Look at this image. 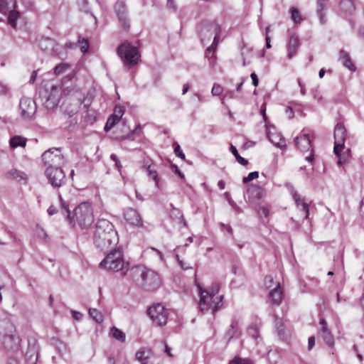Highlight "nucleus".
<instances>
[{
    "mask_svg": "<svg viewBox=\"0 0 364 364\" xmlns=\"http://www.w3.org/2000/svg\"><path fill=\"white\" fill-rule=\"evenodd\" d=\"M124 113V107L122 105H116L114 109V112L111 115L119 121L121 119V118L122 117Z\"/></svg>",
    "mask_w": 364,
    "mask_h": 364,
    "instance_id": "nucleus-43",
    "label": "nucleus"
},
{
    "mask_svg": "<svg viewBox=\"0 0 364 364\" xmlns=\"http://www.w3.org/2000/svg\"><path fill=\"white\" fill-rule=\"evenodd\" d=\"M42 161L47 167H62L65 164L64 156L60 149L51 148L44 151L41 156Z\"/></svg>",
    "mask_w": 364,
    "mask_h": 364,
    "instance_id": "nucleus-8",
    "label": "nucleus"
},
{
    "mask_svg": "<svg viewBox=\"0 0 364 364\" xmlns=\"http://www.w3.org/2000/svg\"><path fill=\"white\" fill-rule=\"evenodd\" d=\"M93 242L100 251L107 252L118 242L117 232L111 222L100 219L96 223Z\"/></svg>",
    "mask_w": 364,
    "mask_h": 364,
    "instance_id": "nucleus-1",
    "label": "nucleus"
},
{
    "mask_svg": "<svg viewBox=\"0 0 364 364\" xmlns=\"http://www.w3.org/2000/svg\"><path fill=\"white\" fill-rule=\"evenodd\" d=\"M174 153L175 154L180 157L181 159H185V154L183 153V151H181V146L178 144H177L176 142L174 143Z\"/></svg>",
    "mask_w": 364,
    "mask_h": 364,
    "instance_id": "nucleus-49",
    "label": "nucleus"
},
{
    "mask_svg": "<svg viewBox=\"0 0 364 364\" xmlns=\"http://www.w3.org/2000/svg\"><path fill=\"white\" fill-rule=\"evenodd\" d=\"M89 314L92 319L98 323H102L104 320L103 314L95 309H90L89 310Z\"/></svg>",
    "mask_w": 364,
    "mask_h": 364,
    "instance_id": "nucleus-38",
    "label": "nucleus"
},
{
    "mask_svg": "<svg viewBox=\"0 0 364 364\" xmlns=\"http://www.w3.org/2000/svg\"><path fill=\"white\" fill-rule=\"evenodd\" d=\"M171 168L181 178H184V174L181 173V171L179 170L178 167L176 164H171Z\"/></svg>",
    "mask_w": 364,
    "mask_h": 364,
    "instance_id": "nucleus-54",
    "label": "nucleus"
},
{
    "mask_svg": "<svg viewBox=\"0 0 364 364\" xmlns=\"http://www.w3.org/2000/svg\"><path fill=\"white\" fill-rule=\"evenodd\" d=\"M339 60L341 62L343 65L351 71L355 70V67L351 61L348 54L343 50H341L339 52Z\"/></svg>",
    "mask_w": 364,
    "mask_h": 364,
    "instance_id": "nucleus-26",
    "label": "nucleus"
},
{
    "mask_svg": "<svg viewBox=\"0 0 364 364\" xmlns=\"http://www.w3.org/2000/svg\"><path fill=\"white\" fill-rule=\"evenodd\" d=\"M310 151V154L305 157V160L308 162L312 163L314 161V149H312Z\"/></svg>",
    "mask_w": 364,
    "mask_h": 364,
    "instance_id": "nucleus-62",
    "label": "nucleus"
},
{
    "mask_svg": "<svg viewBox=\"0 0 364 364\" xmlns=\"http://www.w3.org/2000/svg\"><path fill=\"white\" fill-rule=\"evenodd\" d=\"M300 46V41L298 36L291 34L287 44V58L292 59L296 56Z\"/></svg>",
    "mask_w": 364,
    "mask_h": 364,
    "instance_id": "nucleus-18",
    "label": "nucleus"
},
{
    "mask_svg": "<svg viewBox=\"0 0 364 364\" xmlns=\"http://www.w3.org/2000/svg\"><path fill=\"white\" fill-rule=\"evenodd\" d=\"M19 109L21 117L25 119H30L36 113L37 107L34 100L31 98H22L20 101Z\"/></svg>",
    "mask_w": 364,
    "mask_h": 364,
    "instance_id": "nucleus-13",
    "label": "nucleus"
},
{
    "mask_svg": "<svg viewBox=\"0 0 364 364\" xmlns=\"http://www.w3.org/2000/svg\"><path fill=\"white\" fill-rule=\"evenodd\" d=\"M26 139L21 136H14L10 139V146L13 149L18 146L24 147L26 144Z\"/></svg>",
    "mask_w": 364,
    "mask_h": 364,
    "instance_id": "nucleus-31",
    "label": "nucleus"
},
{
    "mask_svg": "<svg viewBox=\"0 0 364 364\" xmlns=\"http://www.w3.org/2000/svg\"><path fill=\"white\" fill-rule=\"evenodd\" d=\"M213 28L215 31H216V36L213 38V41L211 46H210L205 50V57L211 59L215 57V51L218 44V31H217V27L214 26Z\"/></svg>",
    "mask_w": 364,
    "mask_h": 364,
    "instance_id": "nucleus-29",
    "label": "nucleus"
},
{
    "mask_svg": "<svg viewBox=\"0 0 364 364\" xmlns=\"http://www.w3.org/2000/svg\"><path fill=\"white\" fill-rule=\"evenodd\" d=\"M114 11L123 29L128 31L130 28V23L125 2L121 0L117 1L114 4Z\"/></svg>",
    "mask_w": 364,
    "mask_h": 364,
    "instance_id": "nucleus-12",
    "label": "nucleus"
},
{
    "mask_svg": "<svg viewBox=\"0 0 364 364\" xmlns=\"http://www.w3.org/2000/svg\"><path fill=\"white\" fill-rule=\"evenodd\" d=\"M286 186L290 191L292 198L296 204V206L298 208H300V210L302 211L303 213L304 214V218L307 220L309 215V205L305 202L304 198L301 197V196L297 193V191L294 190L291 184L287 183L286 184Z\"/></svg>",
    "mask_w": 364,
    "mask_h": 364,
    "instance_id": "nucleus-14",
    "label": "nucleus"
},
{
    "mask_svg": "<svg viewBox=\"0 0 364 364\" xmlns=\"http://www.w3.org/2000/svg\"><path fill=\"white\" fill-rule=\"evenodd\" d=\"M250 77H251V78H252V83H253V85H254L255 87H256V86H257L258 82H259L257 75L255 73H252L250 75Z\"/></svg>",
    "mask_w": 364,
    "mask_h": 364,
    "instance_id": "nucleus-59",
    "label": "nucleus"
},
{
    "mask_svg": "<svg viewBox=\"0 0 364 364\" xmlns=\"http://www.w3.org/2000/svg\"><path fill=\"white\" fill-rule=\"evenodd\" d=\"M259 176V173L258 171H253V172H251L248 174L247 176L246 177H244L243 179H242V182L244 183H247L255 178H257Z\"/></svg>",
    "mask_w": 364,
    "mask_h": 364,
    "instance_id": "nucleus-47",
    "label": "nucleus"
},
{
    "mask_svg": "<svg viewBox=\"0 0 364 364\" xmlns=\"http://www.w3.org/2000/svg\"><path fill=\"white\" fill-rule=\"evenodd\" d=\"M315 345V338L314 336H311L308 340V348L311 350Z\"/></svg>",
    "mask_w": 364,
    "mask_h": 364,
    "instance_id": "nucleus-58",
    "label": "nucleus"
},
{
    "mask_svg": "<svg viewBox=\"0 0 364 364\" xmlns=\"http://www.w3.org/2000/svg\"><path fill=\"white\" fill-rule=\"evenodd\" d=\"M275 318V327L278 333V336L284 339L287 336V333L284 327L282 319L279 318L277 316H274Z\"/></svg>",
    "mask_w": 364,
    "mask_h": 364,
    "instance_id": "nucleus-33",
    "label": "nucleus"
},
{
    "mask_svg": "<svg viewBox=\"0 0 364 364\" xmlns=\"http://www.w3.org/2000/svg\"><path fill=\"white\" fill-rule=\"evenodd\" d=\"M92 100L93 96L88 92L87 95L85 97H83L82 99L79 97L77 100V102L79 103V106L82 105L85 109H87L90 106Z\"/></svg>",
    "mask_w": 364,
    "mask_h": 364,
    "instance_id": "nucleus-36",
    "label": "nucleus"
},
{
    "mask_svg": "<svg viewBox=\"0 0 364 364\" xmlns=\"http://www.w3.org/2000/svg\"><path fill=\"white\" fill-rule=\"evenodd\" d=\"M117 53L124 65L129 68L136 65L140 60L141 55L137 48L129 43L125 42L121 44L117 48Z\"/></svg>",
    "mask_w": 364,
    "mask_h": 364,
    "instance_id": "nucleus-6",
    "label": "nucleus"
},
{
    "mask_svg": "<svg viewBox=\"0 0 364 364\" xmlns=\"http://www.w3.org/2000/svg\"><path fill=\"white\" fill-rule=\"evenodd\" d=\"M154 165L150 159L144 160L143 168L146 170L149 177L155 181L156 187L159 188V177L156 169L154 168Z\"/></svg>",
    "mask_w": 364,
    "mask_h": 364,
    "instance_id": "nucleus-23",
    "label": "nucleus"
},
{
    "mask_svg": "<svg viewBox=\"0 0 364 364\" xmlns=\"http://www.w3.org/2000/svg\"><path fill=\"white\" fill-rule=\"evenodd\" d=\"M282 291L279 284H277L276 287L271 290L269 294V297L272 304L277 306L281 304L282 301Z\"/></svg>",
    "mask_w": 364,
    "mask_h": 364,
    "instance_id": "nucleus-25",
    "label": "nucleus"
},
{
    "mask_svg": "<svg viewBox=\"0 0 364 364\" xmlns=\"http://www.w3.org/2000/svg\"><path fill=\"white\" fill-rule=\"evenodd\" d=\"M219 291L218 287L217 286L215 289H213L211 292L203 290L199 287L200 291V301H199V309L202 313L207 312L209 309H213V313H215L223 305V296L215 295Z\"/></svg>",
    "mask_w": 364,
    "mask_h": 364,
    "instance_id": "nucleus-4",
    "label": "nucleus"
},
{
    "mask_svg": "<svg viewBox=\"0 0 364 364\" xmlns=\"http://www.w3.org/2000/svg\"><path fill=\"white\" fill-rule=\"evenodd\" d=\"M229 364H252V363L249 360L242 359L240 358H235Z\"/></svg>",
    "mask_w": 364,
    "mask_h": 364,
    "instance_id": "nucleus-53",
    "label": "nucleus"
},
{
    "mask_svg": "<svg viewBox=\"0 0 364 364\" xmlns=\"http://www.w3.org/2000/svg\"><path fill=\"white\" fill-rule=\"evenodd\" d=\"M70 68V65L68 63H60L55 66L54 73L56 75H60L65 72Z\"/></svg>",
    "mask_w": 364,
    "mask_h": 364,
    "instance_id": "nucleus-42",
    "label": "nucleus"
},
{
    "mask_svg": "<svg viewBox=\"0 0 364 364\" xmlns=\"http://www.w3.org/2000/svg\"><path fill=\"white\" fill-rule=\"evenodd\" d=\"M325 9V4L323 2L318 1L317 2V14L319 16L320 21L322 23L326 22L325 14L323 10Z\"/></svg>",
    "mask_w": 364,
    "mask_h": 364,
    "instance_id": "nucleus-40",
    "label": "nucleus"
},
{
    "mask_svg": "<svg viewBox=\"0 0 364 364\" xmlns=\"http://www.w3.org/2000/svg\"><path fill=\"white\" fill-rule=\"evenodd\" d=\"M285 113H286L288 119H291L294 117V111H293L292 108H291L290 107H287V108L285 109Z\"/></svg>",
    "mask_w": 364,
    "mask_h": 364,
    "instance_id": "nucleus-56",
    "label": "nucleus"
},
{
    "mask_svg": "<svg viewBox=\"0 0 364 364\" xmlns=\"http://www.w3.org/2000/svg\"><path fill=\"white\" fill-rule=\"evenodd\" d=\"M129 277L146 291H154L161 285V279L158 273L141 265L132 267L129 270Z\"/></svg>",
    "mask_w": 364,
    "mask_h": 364,
    "instance_id": "nucleus-2",
    "label": "nucleus"
},
{
    "mask_svg": "<svg viewBox=\"0 0 364 364\" xmlns=\"http://www.w3.org/2000/svg\"><path fill=\"white\" fill-rule=\"evenodd\" d=\"M48 215H53L57 213V209L55 206L50 205L47 210Z\"/></svg>",
    "mask_w": 364,
    "mask_h": 364,
    "instance_id": "nucleus-61",
    "label": "nucleus"
},
{
    "mask_svg": "<svg viewBox=\"0 0 364 364\" xmlns=\"http://www.w3.org/2000/svg\"><path fill=\"white\" fill-rule=\"evenodd\" d=\"M73 318L76 320H79L82 317V314L80 312H77L75 311H73Z\"/></svg>",
    "mask_w": 364,
    "mask_h": 364,
    "instance_id": "nucleus-63",
    "label": "nucleus"
},
{
    "mask_svg": "<svg viewBox=\"0 0 364 364\" xmlns=\"http://www.w3.org/2000/svg\"><path fill=\"white\" fill-rule=\"evenodd\" d=\"M269 141L274 144L277 147L281 149H285L287 147L285 139L282 136L281 133L274 132H269L267 134Z\"/></svg>",
    "mask_w": 364,
    "mask_h": 364,
    "instance_id": "nucleus-21",
    "label": "nucleus"
},
{
    "mask_svg": "<svg viewBox=\"0 0 364 364\" xmlns=\"http://www.w3.org/2000/svg\"><path fill=\"white\" fill-rule=\"evenodd\" d=\"M41 97L45 98L44 106L47 109L55 108L61 97V92H41Z\"/></svg>",
    "mask_w": 364,
    "mask_h": 364,
    "instance_id": "nucleus-16",
    "label": "nucleus"
},
{
    "mask_svg": "<svg viewBox=\"0 0 364 364\" xmlns=\"http://www.w3.org/2000/svg\"><path fill=\"white\" fill-rule=\"evenodd\" d=\"M40 47L42 50H44L50 49L56 55H60V53L58 52V45H57L55 42L50 38L42 39L40 42Z\"/></svg>",
    "mask_w": 364,
    "mask_h": 364,
    "instance_id": "nucleus-24",
    "label": "nucleus"
},
{
    "mask_svg": "<svg viewBox=\"0 0 364 364\" xmlns=\"http://www.w3.org/2000/svg\"><path fill=\"white\" fill-rule=\"evenodd\" d=\"M59 199L60 201V206L62 210H64L67 213L66 218L68 220H70V211L68 208V204L65 200H63L60 195H59Z\"/></svg>",
    "mask_w": 364,
    "mask_h": 364,
    "instance_id": "nucleus-46",
    "label": "nucleus"
},
{
    "mask_svg": "<svg viewBox=\"0 0 364 364\" xmlns=\"http://www.w3.org/2000/svg\"><path fill=\"white\" fill-rule=\"evenodd\" d=\"M119 121L114 118L113 116L110 115L107 119V121L105 125L104 130L105 132H109L111 130L114 126L118 123Z\"/></svg>",
    "mask_w": 364,
    "mask_h": 364,
    "instance_id": "nucleus-41",
    "label": "nucleus"
},
{
    "mask_svg": "<svg viewBox=\"0 0 364 364\" xmlns=\"http://www.w3.org/2000/svg\"><path fill=\"white\" fill-rule=\"evenodd\" d=\"M147 314L156 326H161L167 323V311L161 304L150 306L147 310Z\"/></svg>",
    "mask_w": 364,
    "mask_h": 364,
    "instance_id": "nucleus-9",
    "label": "nucleus"
},
{
    "mask_svg": "<svg viewBox=\"0 0 364 364\" xmlns=\"http://www.w3.org/2000/svg\"><path fill=\"white\" fill-rule=\"evenodd\" d=\"M248 193H250L252 196L260 198L261 193H262V189L257 186H250L248 190Z\"/></svg>",
    "mask_w": 364,
    "mask_h": 364,
    "instance_id": "nucleus-44",
    "label": "nucleus"
},
{
    "mask_svg": "<svg viewBox=\"0 0 364 364\" xmlns=\"http://www.w3.org/2000/svg\"><path fill=\"white\" fill-rule=\"evenodd\" d=\"M291 18L295 23H298L301 21V17L299 14V11L297 9L292 7L291 9Z\"/></svg>",
    "mask_w": 364,
    "mask_h": 364,
    "instance_id": "nucleus-48",
    "label": "nucleus"
},
{
    "mask_svg": "<svg viewBox=\"0 0 364 364\" xmlns=\"http://www.w3.org/2000/svg\"><path fill=\"white\" fill-rule=\"evenodd\" d=\"M217 27V31H218V39L220 36L221 29L220 26L215 23V21H205L201 23L200 30H199V36L200 40L203 43L205 41H209L212 36H214V38L216 36V31L213 27Z\"/></svg>",
    "mask_w": 364,
    "mask_h": 364,
    "instance_id": "nucleus-10",
    "label": "nucleus"
},
{
    "mask_svg": "<svg viewBox=\"0 0 364 364\" xmlns=\"http://www.w3.org/2000/svg\"><path fill=\"white\" fill-rule=\"evenodd\" d=\"M45 175L53 187L59 188L63 186L65 182V174L62 167H47L45 171Z\"/></svg>",
    "mask_w": 364,
    "mask_h": 364,
    "instance_id": "nucleus-11",
    "label": "nucleus"
},
{
    "mask_svg": "<svg viewBox=\"0 0 364 364\" xmlns=\"http://www.w3.org/2000/svg\"><path fill=\"white\" fill-rule=\"evenodd\" d=\"M169 205L171 208L169 213L170 218L173 220H178L179 222L183 220L181 211L179 209L176 208L172 203H170Z\"/></svg>",
    "mask_w": 364,
    "mask_h": 364,
    "instance_id": "nucleus-34",
    "label": "nucleus"
},
{
    "mask_svg": "<svg viewBox=\"0 0 364 364\" xmlns=\"http://www.w3.org/2000/svg\"><path fill=\"white\" fill-rule=\"evenodd\" d=\"M108 252L106 257L100 263V267L107 271L120 272L122 275H125L129 269V263L124 262L122 248H111Z\"/></svg>",
    "mask_w": 364,
    "mask_h": 364,
    "instance_id": "nucleus-3",
    "label": "nucleus"
},
{
    "mask_svg": "<svg viewBox=\"0 0 364 364\" xmlns=\"http://www.w3.org/2000/svg\"><path fill=\"white\" fill-rule=\"evenodd\" d=\"M21 339L15 334L6 335L3 339L5 348L9 350H16L20 346Z\"/></svg>",
    "mask_w": 364,
    "mask_h": 364,
    "instance_id": "nucleus-20",
    "label": "nucleus"
},
{
    "mask_svg": "<svg viewBox=\"0 0 364 364\" xmlns=\"http://www.w3.org/2000/svg\"><path fill=\"white\" fill-rule=\"evenodd\" d=\"M70 223H76L81 228L90 227L94 221L93 210L89 203H82L74 210V217Z\"/></svg>",
    "mask_w": 364,
    "mask_h": 364,
    "instance_id": "nucleus-5",
    "label": "nucleus"
},
{
    "mask_svg": "<svg viewBox=\"0 0 364 364\" xmlns=\"http://www.w3.org/2000/svg\"><path fill=\"white\" fill-rule=\"evenodd\" d=\"M38 70H33L29 80V82L33 84L35 82L37 77Z\"/></svg>",
    "mask_w": 364,
    "mask_h": 364,
    "instance_id": "nucleus-60",
    "label": "nucleus"
},
{
    "mask_svg": "<svg viewBox=\"0 0 364 364\" xmlns=\"http://www.w3.org/2000/svg\"><path fill=\"white\" fill-rule=\"evenodd\" d=\"M240 333L238 323L237 321H232L230 328L225 333V338H228V341L232 339L235 336H237Z\"/></svg>",
    "mask_w": 364,
    "mask_h": 364,
    "instance_id": "nucleus-30",
    "label": "nucleus"
},
{
    "mask_svg": "<svg viewBox=\"0 0 364 364\" xmlns=\"http://www.w3.org/2000/svg\"><path fill=\"white\" fill-rule=\"evenodd\" d=\"M112 337L120 343H124L126 341L125 333L118 328L113 326L110 329Z\"/></svg>",
    "mask_w": 364,
    "mask_h": 364,
    "instance_id": "nucleus-32",
    "label": "nucleus"
},
{
    "mask_svg": "<svg viewBox=\"0 0 364 364\" xmlns=\"http://www.w3.org/2000/svg\"><path fill=\"white\" fill-rule=\"evenodd\" d=\"M347 136L346 129L343 123L338 122L334 128V148L333 151L335 154L339 158L338 164L341 165L345 161L346 158L341 156V151L344 148V143Z\"/></svg>",
    "mask_w": 364,
    "mask_h": 364,
    "instance_id": "nucleus-7",
    "label": "nucleus"
},
{
    "mask_svg": "<svg viewBox=\"0 0 364 364\" xmlns=\"http://www.w3.org/2000/svg\"><path fill=\"white\" fill-rule=\"evenodd\" d=\"M355 0H343L341 1L342 7L349 13H352L355 11Z\"/></svg>",
    "mask_w": 364,
    "mask_h": 364,
    "instance_id": "nucleus-39",
    "label": "nucleus"
},
{
    "mask_svg": "<svg viewBox=\"0 0 364 364\" xmlns=\"http://www.w3.org/2000/svg\"><path fill=\"white\" fill-rule=\"evenodd\" d=\"M176 258H177L178 263L182 269L187 270V269H192L191 265L189 264H186L183 260L180 259L178 255H176Z\"/></svg>",
    "mask_w": 364,
    "mask_h": 364,
    "instance_id": "nucleus-51",
    "label": "nucleus"
},
{
    "mask_svg": "<svg viewBox=\"0 0 364 364\" xmlns=\"http://www.w3.org/2000/svg\"><path fill=\"white\" fill-rule=\"evenodd\" d=\"M78 44L80 45V50L82 53H85L89 49V42L87 39L79 38Z\"/></svg>",
    "mask_w": 364,
    "mask_h": 364,
    "instance_id": "nucleus-45",
    "label": "nucleus"
},
{
    "mask_svg": "<svg viewBox=\"0 0 364 364\" xmlns=\"http://www.w3.org/2000/svg\"><path fill=\"white\" fill-rule=\"evenodd\" d=\"M16 0H0V13L6 14L9 10L16 9Z\"/></svg>",
    "mask_w": 364,
    "mask_h": 364,
    "instance_id": "nucleus-28",
    "label": "nucleus"
},
{
    "mask_svg": "<svg viewBox=\"0 0 364 364\" xmlns=\"http://www.w3.org/2000/svg\"><path fill=\"white\" fill-rule=\"evenodd\" d=\"M295 146L301 151L305 152L312 149L311 140L309 133L303 129L294 139Z\"/></svg>",
    "mask_w": 364,
    "mask_h": 364,
    "instance_id": "nucleus-15",
    "label": "nucleus"
},
{
    "mask_svg": "<svg viewBox=\"0 0 364 364\" xmlns=\"http://www.w3.org/2000/svg\"><path fill=\"white\" fill-rule=\"evenodd\" d=\"M10 174L14 178H20L21 179L23 178V173L20 172L17 170H12L10 171Z\"/></svg>",
    "mask_w": 364,
    "mask_h": 364,
    "instance_id": "nucleus-55",
    "label": "nucleus"
},
{
    "mask_svg": "<svg viewBox=\"0 0 364 364\" xmlns=\"http://www.w3.org/2000/svg\"><path fill=\"white\" fill-rule=\"evenodd\" d=\"M110 159H111V160H112V161H113L114 162V164H115V166H116V168H117V170H118L119 171H121V169H122V164H121L120 161L118 159V158H117V155H115L114 154H112L110 155Z\"/></svg>",
    "mask_w": 364,
    "mask_h": 364,
    "instance_id": "nucleus-50",
    "label": "nucleus"
},
{
    "mask_svg": "<svg viewBox=\"0 0 364 364\" xmlns=\"http://www.w3.org/2000/svg\"><path fill=\"white\" fill-rule=\"evenodd\" d=\"M319 323L321 326L320 333L324 341V342L329 346H332L334 344L333 336L327 326L326 320L323 318H320Z\"/></svg>",
    "mask_w": 364,
    "mask_h": 364,
    "instance_id": "nucleus-19",
    "label": "nucleus"
},
{
    "mask_svg": "<svg viewBox=\"0 0 364 364\" xmlns=\"http://www.w3.org/2000/svg\"><path fill=\"white\" fill-rule=\"evenodd\" d=\"M79 111V103L75 102L74 103L70 104L68 107H67L64 113L68 115L69 117H72L75 114H76Z\"/></svg>",
    "mask_w": 364,
    "mask_h": 364,
    "instance_id": "nucleus-35",
    "label": "nucleus"
},
{
    "mask_svg": "<svg viewBox=\"0 0 364 364\" xmlns=\"http://www.w3.org/2000/svg\"><path fill=\"white\" fill-rule=\"evenodd\" d=\"M230 151L232 152V154L235 156L237 161L238 163H240L241 165L242 166H246L248 164V161L247 160H246L245 159H244L243 157H242L239 154H238V151H237V149H236V147L233 145H230Z\"/></svg>",
    "mask_w": 364,
    "mask_h": 364,
    "instance_id": "nucleus-37",
    "label": "nucleus"
},
{
    "mask_svg": "<svg viewBox=\"0 0 364 364\" xmlns=\"http://www.w3.org/2000/svg\"><path fill=\"white\" fill-rule=\"evenodd\" d=\"M151 350L142 348L136 353V360L141 364H154L151 360Z\"/></svg>",
    "mask_w": 364,
    "mask_h": 364,
    "instance_id": "nucleus-22",
    "label": "nucleus"
},
{
    "mask_svg": "<svg viewBox=\"0 0 364 364\" xmlns=\"http://www.w3.org/2000/svg\"><path fill=\"white\" fill-rule=\"evenodd\" d=\"M7 14H8L7 22H8L9 25L11 28H15L17 25V23H16L17 20L21 16L20 12L16 11V9H11L9 10Z\"/></svg>",
    "mask_w": 364,
    "mask_h": 364,
    "instance_id": "nucleus-27",
    "label": "nucleus"
},
{
    "mask_svg": "<svg viewBox=\"0 0 364 364\" xmlns=\"http://www.w3.org/2000/svg\"><path fill=\"white\" fill-rule=\"evenodd\" d=\"M124 219L132 225L141 227L143 225L141 215L134 208H127L124 213Z\"/></svg>",
    "mask_w": 364,
    "mask_h": 364,
    "instance_id": "nucleus-17",
    "label": "nucleus"
},
{
    "mask_svg": "<svg viewBox=\"0 0 364 364\" xmlns=\"http://www.w3.org/2000/svg\"><path fill=\"white\" fill-rule=\"evenodd\" d=\"M108 364H116L114 357L113 355H109L107 359Z\"/></svg>",
    "mask_w": 364,
    "mask_h": 364,
    "instance_id": "nucleus-64",
    "label": "nucleus"
},
{
    "mask_svg": "<svg viewBox=\"0 0 364 364\" xmlns=\"http://www.w3.org/2000/svg\"><path fill=\"white\" fill-rule=\"evenodd\" d=\"M259 213L264 217H267L269 215V209L266 207H260L259 209Z\"/></svg>",
    "mask_w": 364,
    "mask_h": 364,
    "instance_id": "nucleus-57",
    "label": "nucleus"
},
{
    "mask_svg": "<svg viewBox=\"0 0 364 364\" xmlns=\"http://www.w3.org/2000/svg\"><path fill=\"white\" fill-rule=\"evenodd\" d=\"M247 333L252 338L256 339L258 337V329L256 326H251L248 328Z\"/></svg>",
    "mask_w": 364,
    "mask_h": 364,
    "instance_id": "nucleus-52",
    "label": "nucleus"
}]
</instances>
